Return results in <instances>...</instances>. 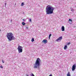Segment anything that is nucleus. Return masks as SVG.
<instances>
[{
  "label": "nucleus",
  "mask_w": 76,
  "mask_h": 76,
  "mask_svg": "<svg viewBox=\"0 0 76 76\" xmlns=\"http://www.w3.org/2000/svg\"><path fill=\"white\" fill-rule=\"evenodd\" d=\"M23 21H25V20L24 19H23Z\"/></svg>",
  "instance_id": "obj_23"
},
{
  "label": "nucleus",
  "mask_w": 76,
  "mask_h": 76,
  "mask_svg": "<svg viewBox=\"0 0 76 76\" xmlns=\"http://www.w3.org/2000/svg\"><path fill=\"white\" fill-rule=\"evenodd\" d=\"M51 34H50L49 35V38H50V37H51Z\"/></svg>",
  "instance_id": "obj_16"
},
{
  "label": "nucleus",
  "mask_w": 76,
  "mask_h": 76,
  "mask_svg": "<svg viewBox=\"0 0 76 76\" xmlns=\"http://www.w3.org/2000/svg\"><path fill=\"white\" fill-rule=\"evenodd\" d=\"M2 63H4V60H2Z\"/></svg>",
  "instance_id": "obj_18"
},
{
  "label": "nucleus",
  "mask_w": 76,
  "mask_h": 76,
  "mask_svg": "<svg viewBox=\"0 0 76 76\" xmlns=\"http://www.w3.org/2000/svg\"><path fill=\"white\" fill-rule=\"evenodd\" d=\"M23 5H25V4L24 3H23L22 2L21 3V6L22 7V6H23Z\"/></svg>",
  "instance_id": "obj_12"
},
{
  "label": "nucleus",
  "mask_w": 76,
  "mask_h": 76,
  "mask_svg": "<svg viewBox=\"0 0 76 76\" xmlns=\"http://www.w3.org/2000/svg\"><path fill=\"white\" fill-rule=\"evenodd\" d=\"M42 42L45 44H47V39H44L42 41Z\"/></svg>",
  "instance_id": "obj_6"
},
{
  "label": "nucleus",
  "mask_w": 76,
  "mask_h": 76,
  "mask_svg": "<svg viewBox=\"0 0 76 76\" xmlns=\"http://www.w3.org/2000/svg\"><path fill=\"white\" fill-rule=\"evenodd\" d=\"M69 44H70V42H69L68 43V44H67V45H69Z\"/></svg>",
  "instance_id": "obj_17"
},
{
  "label": "nucleus",
  "mask_w": 76,
  "mask_h": 76,
  "mask_svg": "<svg viewBox=\"0 0 76 76\" xmlns=\"http://www.w3.org/2000/svg\"><path fill=\"white\" fill-rule=\"evenodd\" d=\"M25 24H26L24 22H23L22 23V25H25Z\"/></svg>",
  "instance_id": "obj_14"
},
{
  "label": "nucleus",
  "mask_w": 76,
  "mask_h": 76,
  "mask_svg": "<svg viewBox=\"0 0 76 76\" xmlns=\"http://www.w3.org/2000/svg\"><path fill=\"white\" fill-rule=\"evenodd\" d=\"M7 37L10 41H11L12 40H14L15 39V38L13 36V34L12 33H7Z\"/></svg>",
  "instance_id": "obj_2"
},
{
  "label": "nucleus",
  "mask_w": 76,
  "mask_h": 76,
  "mask_svg": "<svg viewBox=\"0 0 76 76\" xmlns=\"http://www.w3.org/2000/svg\"><path fill=\"white\" fill-rule=\"evenodd\" d=\"M29 22H31V19H29Z\"/></svg>",
  "instance_id": "obj_19"
},
{
  "label": "nucleus",
  "mask_w": 76,
  "mask_h": 76,
  "mask_svg": "<svg viewBox=\"0 0 76 76\" xmlns=\"http://www.w3.org/2000/svg\"><path fill=\"white\" fill-rule=\"evenodd\" d=\"M71 11H72V10H71Z\"/></svg>",
  "instance_id": "obj_25"
},
{
  "label": "nucleus",
  "mask_w": 76,
  "mask_h": 76,
  "mask_svg": "<svg viewBox=\"0 0 76 76\" xmlns=\"http://www.w3.org/2000/svg\"><path fill=\"white\" fill-rule=\"evenodd\" d=\"M63 39V37L62 36H61L60 37H59L57 39H56V41L57 42H58V41H61Z\"/></svg>",
  "instance_id": "obj_5"
},
{
  "label": "nucleus",
  "mask_w": 76,
  "mask_h": 76,
  "mask_svg": "<svg viewBox=\"0 0 76 76\" xmlns=\"http://www.w3.org/2000/svg\"><path fill=\"white\" fill-rule=\"evenodd\" d=\"M61 29L62 31H64V26H62Z\"/></svg>",
  "instance_id": "obj_8"
},
{
  "label": "nucleus",
  "mask_w": 76,
  "mask_h": 76,
  "mask_svg": "<svg viewBox=\"0 0 76 76\" xmlns=\"http://www.w3.org/2000/svg\"><path fill=\"white\" fill-rule=\"evenodd\" d=\"M75 69H76V65H74L72 66V70L73 71L75 70Z\"/></svg>",
  "instance_id": "obj_7"
},
{
  "label": "nucleus",
  "mask_w": 76,
  "mask_h": 76,
  "mask_svg": "<svg viewBox=\"0 0 76 76\" xmlns=\"http://www.w3.org/2000/svg\"><path fill=\"white\" fill-rule=\"evenodd\" d=\"M17 49L18 50L19 53H22V51H23V47L22 46H20L19 45L18 47L17 48Z\"/></svg>",
  "instance_id": "obj_4"
},
{
  "label": "nucleus",
  "mask_w": 76,
  "mask_h": 76,
  "mask_svg": "<svg viewBox=\"0 0 76 76\" xmlns=\"http://www.w3.org/2000/svg\"><path fill=\"white\" fill-rule=\"evenodd\" d=\"M67 76H71V75H70V72H68V74H67Z\"/></svg>",
  "instance_id": "obj_10"
},
{
  "label": "nucleus",
  "mask_w": 76,
  "mask_h": 76,
  "mask_svg": "<svg viewBox=\"0 0 76 76\" xmlns=\"http://www.w3.org/2000/svg\"><path fill=\"white\" fill-rule=\"evenodd\" d=\"M5 6H6V3H5Z\"/></svg>",
  "instance_id": "obj_24"
},
{
  "label": "nucleus",
  "mask_w": 76,
  "mask_h": 76,
  "mask_svg": "<svg viewBox=\"0 0 76 76\" xmlns=\"http://www.w3.org/2000/svg\"><path fill=\"white\" fill-rule=\"evenodd\" d=\"M31 76H35V75H34L33 73H31Z\"/></svg>",
  "instance_id": "obj_15"
},
{
  "label": "nucleus",
  "mask_w": 76,
  "mask_h": 76,
  "mask_svg": "<svg viewBox=\"0 0 76 76\" xmlns=\"http://www.w3.org/2000/svg\"><path fill=\"white\" fill-rule=\"evenodd\" d=\"M67 48V45H65L64 47V50H66Z\"/></svg>",
  "instance_id": "obj_9"
},
{
  "label": "nucleus",
  "mask_w": 76,
  "mask_h": 76,
  "mask_svg": "<svg viewBox=\"0 0 76 76\" xmlns=\"http://www.w3.org/2000/svg\"><path fill=\"white\" fill-rule=\"evenodd\" d=\"M31 42H33L34 41V38H32L31 40Z\"/></svg>",
  "instance_id": "obj_13"
},
{
  "label": "nucleus",
  "mask_w": 76,
  "mask_h": 76,
  "mask_svg": "<svg viewBox=\"0 0 76 76\" xmlns=\"http://www.w3.org/2000/svg\"><path fill=\"white\" fill-rule=\"evenodd\" d=\"M0 67L2 69H3V68L2 66H0Z\"/></svg>",
  "instance_id": "obj_20"
},
{
  "label": "nucleus",
  "mask_w": 76,
  "mask_h": 76,
  "mask_svg": "<svg viewBox=\"0 0 76 76\" xmlns=\"http://www.w3.org/2000/svg\"><path fill=\"white\" fill-rule=\"evenodd\" d=\"M49 76H53V75H52V74H50Z\"/></svg>",
  "instance_id": "obj_21"
},
{
  "label": "nucleus",
  "mask_w": 76,
  "mask_h": 76,
  "mask_svg": "<svg viewBox=\"0 0 76 76\" xmlns=\"http://www.w3.org/2000/svg\"><path fill=\"white\" fill-rule=\"evenodd\" d=\"M40 61L41 60L39 58H38L37 59L34 66V69H37V67H39L40 65Z\"/></svg>",
  "instance_id": "obj_3"
},
{
  "label": "nucleus",
  "mask_w": 76,
  "mask_h": 76,
  "mask_svg": "<svg viewBox=\"0 0 76 76\" xmlns=\"http://www.w3.org/2000/svg\"><path fill=\"white\" fill-rule=\"evenodd\" d=\"M26 76H29V75H28V74H27V75H26Z\"/></svg>",
  "instance_id": "obj_22"
},
{
  "label": "nucleus",
  "mask_w": 76,
  "mask_h": 76,
  "mask_svg": "<svg viewBox=\"0 0 76 76\" xmlns=\"http://www.w3.org/2000/svg\"><path fill=\"white\" fill-rule=\"evenodd\" d=\"M69 22H71V23H72L73 21H72V20L70 19H69Z\"/></svg>",
  "instance_id": "obj_11"
},
{
  "label": "nucleus",
  "mask_w": 76,
  "mask_h": 76,
  "mask_svg": "<svg viewBox=\"0 0 76 76\" xmlns=\"http://www.w3.org/2000/svg\"><path fill=\"white\" fill-rule=\"evenodd\" d=\"M55 9L54 8L50 5H48L46 7V15L52 14L53 13V11Z\"/></svg>",
  "instance_id": "obj_1"
}]
</instances>
